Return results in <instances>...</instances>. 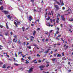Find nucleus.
I'll use <instances>...</instances> for the list:
<instances>
[{
    "mask_svg": "<svg viewBox=\"0 0 73 73\" xmlns=\"http://www.w3.org/2000/svg\"><path fill=\"white\" fill-rule=\"evenodd\" d=\"M6 25L7 27V29H9V27H8V25H7V24H6Z\"/></svg>",
    "mask_w": 73,
    "mask_h": 73,
    "instance_id": "40",
    "label": "nucleus"
},
{
    "mask_svg": "<svg viewBox=\"0 0 73 73\" xmlns=\"http://www.w3.org/2000/svg\"><path fill=\"white\" fill-rule=\"evenodd\" d=\"M50 54H52V53H53V51H52L50 52Z\"/></svg>",
    "mask_w": 73,
    "mask_h": 73,
    "instance_id": "43",
    "label": "nucleus"
},
{
    "mask_svg": "<svg viewBox=\"0 0 73 73\" xmlns=\"http://www.w3.org/2000/svg\"><path fill=\"white\" fill-rule=\"evenodd\" d=\"M2 68H6V66L5 65H4Z\"/></svg>",
    "mask_w": 73,
    "mask_h": 73,
    "instance_id": "15",
    "label": "nucleus"
},
{
    "mask_svg": "<svg viewBox=\"0 0 73 73\" xmlns=\"http://www.w3.org/2000/svg\"><path fill=\"white\" fill-rule=\"evenodd\" d=\"M73 27V26H72V25H70V28H72V27Z\"/></svg>",
    "mask_w": 73,
    "mask_h": 73,
    "instance_id": "38",
    "label": "nucleus"
},
{
    "mask_svg": "<svg viewBox=\"0 0 73 73\" xmlns=\"http://www.w3.org/2000/svg\"><path fill=\"white\" fill-rule=\"evenodd\" d=\"M14 38L17 39V36H16V35H15L14 36Z\"/></svg>",
    "mask_w": 73,
    "mask_h": 73,
    "instance_id": "14",
    "label": "nucleus"
},
{
    "mask_svg": "<svg viewBox=\"0 0 73 73\" xmlns=\"http://www.w3.org/2000/svg\"><path fill=\"white\" fill-rule=\"evenodd\" d=\"M59 20H60V19L57 17V19H56V22L57 23H59V21H58Z\"/></svg>",
    "mask_w": 73,
    "mask_h": 73,
    "instance_id": "6",
    "label": "nucleus"
},
{
    "mask_svg": "<svg viewBox=\"0 0 73 73\" xmlns=\"http://www.w3.org/2000/svg\"><path fill=\"white\" fill-rule=\"evenodd\" d=\"M5 36H8V33H5Z\"/></svg>",
    "mask_w": 73,
    "mask_h": 73,
    "instance_id": "20",
    "label": "nucleus"
},
{
    "mask_svg": "<svg viewBox=\"0 0 73 73\" xmlns=\"http://www.w3.org/2000/svg\"><path fill=\"white\" fill-rule=\"evenodd\" d=\"M33 32V36H35L36 35V31H34Z\"/></svg>",
    "mask_w": 73,
    "mask_h": 73,
    "instance_id": "7",
    "label": "nucleus"
},
{
    "mask_svg": "<svg viewBox=\"0 0 73 73\" xmlns=\"http://www.w3.org/2000/svg\"><path fill=\"white\" fill-rule=\"evenodd\" d=\"M41 8H38L37 11H38V12H41Z\"/></svg>",
    "mask_w": 73,
    "mask_h": 73,
    "instance_id": "9",
    "label": "nucleus"
},
{
    "mask_svg": "<svg viewBox=\"0 0 73 73\" xmlns=\"http://www.w3.org/2000/svg\"><path fill=\"white\" fill-rule=\"evenodd\" d=\"M59 33V31H57L56 33V34H58V33Z\"/></svg>",
    "mask_w": 73,
    "mask_h": 73,
    "instance_id": "31",
    "label": "nucleus"
},
{
    "mask_svg": "<svg viewBox=\"0 0 73 73\" xmlns=\"http://www.w3.org/2000/svg\"><path fill=\"white\" fill-rule=\"evenodd\" d=\"M26 62L25 63L26 64H29V62L28 61H27V60H26Z\"/></svg>",
    "mask_w": 73,
    "mask_h": 73,
    "instance_id": "18",
    "label": "nucleus"
},
{
    "mask_svg": "<svg viewBox=\"0 0 73 73\" xmlns=\"http://www.w3.org/2000/svg\"><path fill=\"white\" fill-rule=\"evenodd\" d=\"M10 66H8L7 67V69H9V68H10Z\"/></svg>",
    "mask_w": 73,
    "mask_h": 73,
    "instance_id": "50",
    "label": "nucleus"
},
{
    "mask_svg": "<svg viewBox=\"0 0 73 73\" xmlns=\"http://www.w3.org/2000/svg\"><path fill=\"white\" fill-rule=\"evenodd\" d=\"M56 39H57V40H60V39L58 38L57 37L56 38Z\"/></svg>",
    "mask_w": 73,
    "mask_h": 73,
    "instance_id": "54",
    "label": "nucleus"
},
{
    "mask_svg": "<svg viewBox=\"0 0 73 73\" xmlns=\"http://www.w3.org/2000/svg\"><path fill=\"white\" fill-rule=\"evenodd\" d=\"M54 1H55V2H56V3H57V4L58 5H61V3H60V2L57 1V0H54Z\"/></svg>",
    "mask_w": 73,
    "mask_h": 73,
    "instance_id": "5",
    "label": "nucleus"
},
{
    "mask_svg": "<svg viewBox=\"0 0 73 73\" xmlns=\"http://www.w3.org/2000/svg\"><path fill=\"white\" fill-rule=\"evenodd\" d=\"M45 67V66H41L39 67L40 68H44Z\"/></svg>",
    "mask_w": 73,
    "mask_h": 73,
    "instance_id": "11",
    "label": "nucleus"
},
{
    "mask_svg": "<svg viewBox=\"0 0 73 73\" xmlns=\"http://www.w3.org/2000/svg\"><path fill=\"white\" fill-rule=\"evenodd\" d=\"M69 21H73V18H72V19H71V20H69Z\"/></svg>",
    "mask_w": 73,
    "mask_h": 73,
    "instance_id": "36",
    "label": "nucleus"
},
{
    "mask_svg": "<svg viewBox=\"0 0 73 73\" xmlns=\"http://www.w3.org/2000/svg\"><path fill=\"white\" fill-rule=\"evenodd\" d=\"M27 48H29V49H31V46H27Z\"/></svg>",
    "mask_w": 73,
    "mask_h": 73,
    "instance_id": "28",
    "label": "nucleus"
},
{
    "mask_svg": "<svg viewBox=\"0 0 73 73\" xmlns=\"http://www.w3.org/2000/svg\"><path fill=\"white\" fill-rule=\"evenodd\" d=\"M30 38H33V39H34V37L33 36H30Z\"/></svg>",
    "mask_w": 73,
    "mask_h": 73,
    "instance_id": "30",
    "label": "nucleus"
},
{
    "mask_svg": "<svg viewBox=\"0 0 73 73\" xmlns=\"http://www.w3.org/2000/svg\"><path fill=\"white\" fill-rule=\"evenodd\" d=\"M64 3H63V2H62V5H64Z\"/></svg>",
    "mask_w": 73,
    "mask_h": 73,
    "instance_id": "26",
    "label": "nucleus"
},
{
    "mask_svg": "<svg viewBox=\"0 0 73 73\" xmlns=\"http://www.w3.org/2000/svg\"><path fill=\"white\" fill-rule=\"evenodd\" d=\"M64 52H63L62 53V55L63 56H64Z\"/></svg>",
    "mask_w": 73,
    "mask_h": 73,
    "instance_id": "57",
    "label": "nucleus"
},
{
    "mask_svg": "<svg viewBox=\"0 0 73 73\" xmlns=\"http://www.w3.org/2000/svg\"><path fill=\"white\" fill-rule=\"evenodd\" d=\"M68 60L70 61H72V60L71 59H68Z\"/></svg>",
    "mask_w": 73,
    "mask_h": 73,
    "instance_id": "34",
    "label": "nucleus"
},
{
    "mask_svg": "<svg viewBox=\"0 0 73 73\" xmlns=\"http://www.w3.org/2000/svg\"><path fill=\"white\" fill-rule=\"evenodd\" d=\"M50 20L51 23H52V19H50Z\"/></svg>",
    "mask_w": 73,
    "mask_h": 73,
    "instance_id": "62",
    "label": "nucleus"
},
{
    "mask_svg": "<svg viewBox=\"0 0 73 73\" xmlns=\"http://www.w3.org/2000/svg\"><path fill=\"white\" fill-rule=\"evenodd\" d=\"M37 61V60L35 59L34 60H33V62H35V61Z\"/></svg>",
    "mask_w": 73,
    "mask_h": 73,
    "instance_id": "33",
    "label": "nucleus"
},
{
    "mask_svg": "<svg viewBox=\"0 0 73 73\" xmlns=\"http://www.w3.org/2000/svg\"><path fill=\"white\" fill-rule=\"evenodd\" d=\"M48 51H46V52H44V53H46H46H48Z\"/></svg>",
    "mask_w": 73,
    "mask_h": 73,
    "instance_id": "52",
    "label": "nucleus"
},
{
    "mask_svg": "<svg viewBox=\"0 0 73 73\" xmlns=\"http://www.w3.org/2000/svg\"><path fill=\"white\" fill-rule=\"evenodd\" d=\"M14 65H16V66H18L19 64H17V63H14Z\"/></svg>",
    "mask_w": 73,
    "mask_h": 73,
    "instance_id": "21",
    "label": "nucleus"
},
{
    "mask_svg": "<svg viewBox=\"0 0 73 73\" xmlns=\"http://www.w3.org/2000/svg\"><path fill=\"white\" fill-rule=\"evenodd\" d=\"M62 9H63V10H64V9H65V7H63Z\"/></svg>",
    "mask_w": 73,
    "mask_h": 73,
    "instance_id": "37",
    "label": "nucleus"
},
{
    "mask_svg": "<svg viewBox=\"0 0 73 73\" xmlns=\"http://www.w3.org/2000/svg\"><path fill=\"white\" fill-rule=\"evenodd\" d=\"M66 44H64V47H66L64 48V49L65 50H66V49H68V46H66Z\"/></svg>",
    "mask_w": 73,
    "mask_h": 73,
    "instance_id": "2",
    "label": "nucleus"
},
{
    "mask_svg": "<svg viewBox=\"0 0 73 73\" xmlns=\"http://www.w3.org/2000/svg\"><path fill=\"white\" fill-rule=\"evenodd\" d=\"M21 53H22V52H19L18 53V54H21Z\"/></svg>",
    "mask_w": 73,
    "mask_h": 73,
    "instance_id": "59",
    "label": "nucleus"
},
{
    "mask_svg": "<svg viewBox=\"0 0 73 73\" xmlns=\"http://www.w3.org/2000/svg\"><path fill=\"white\" fill-rule=\"evenodd\" d=\"M3 64V62H0V64Z\"/></svg>",
    "mask_w": 73,
    "mask_h": 73,
    "instance_id": "64",
    "label": "nucleus"
},
{
    "mask_svg": "<svg viewBox=\"0 0 73 73\" xmlns=\"http://www.w3.org/2000/svg\"><path fill=\"white\" fill-rule=\"evenodd\" d=\"M36 56L37 57H40V55L39 54H37Z\"/></svg>",
    "mask_w": 73,
    "mask_h": 73,
    "instance_id": "25",
    "label": "nucleus"
},
{
    "mask_svg": "<svg viewBox=\"0 0 73 73\" xmlns=\"http://www.w3.org/2000/svg\"><path fill=\"white\" fill-rule=\"evenodd\" d=\"M54 6H55L56 10H58V9H59V7H58V6L57 5H54Z\"/></svg>",
    "mask_w": 73,
    "mask_h": 73,
    "instance_id": "4",
    "label": "nucleus"
},
{
    "mask_svg": "<svg viewBox=\"0 0 73 73\" xmlns=\"http://www.w3.org/2000/svg\"><path fill=\"white\" fill-rule=\"evenodd\" d=\"M29 19H31V20H32V17L31 16H30L29 17Z\"/></svg>",
    "mask_w": 73,
    "mask_h": 73,
    "instance_id": "32",
    "label": "nucleus"
},
{
    "mask_svg": "<svg viewBox=\"0 0 73 73\" xmlns=\"http://www.w3.org/2000/svg\"><path fill=\"white\" fill-rule=\"evenodd\" d=\"M7 17L8 19H10V20H11L12 17H10V15H9L7 16Z\"/></svg>",
    "mask_w": 73,
    "mask_h": 73,
    "instance_id": "8",
    "label": "nucleus"
},
{
    "mask_svg": "<svg viewBox=\"0 0 73 73\" xmlns=\"http://www.w3.org/2000/svg\"><path fill=\"white\" fill-rule=\"evenodd\" d=\"M0 9L1 11H3V6H1L0 8Z\"/></svg>",
    "mask_w": 73,
    "mask_h": 73,
    "instance_id": "13",
    "label": "nucleus"
},
{
    "mask_svg": "<svg viewBox=\"0 0 73 73\" xmlns=\"http://www.w3.org/2000/svg\"><path fill=\"white\" fill-rule=\"evenodd\" d=\"M33 69H34V67L32 66L29 69V70H28V73H31V72H33Z\"/></svg>",
    "mask_w": 73,
    "mask_h": 73,
    "instance_id": "1",
    "label": "nucleus"
},
{
    "mask_svg": "<svg viewBox=\"0 0 73 73\" xmlns=\"http://www.w3.org/2000/svg\"><path fill=\"white\" fill-rule=\"evenodd\" d=\"M57 30H59L60 29V28L57 27Z\"/></svg>",
    "mask_w": 73,
    "mask_h": 73,
    "instance_id": "55",
    "label": "nucleus"
},
{
    "mask_svg": "<svg viewBox=\"0 0 73 73\" xmlns=\"http://www.w3.org/2000/svg\"><path fill=\"white\" fill-rule=\"evenodd\" d=\"M56 60V58H54L52 59V61H54Z\"/></svg>",
    "mask_w": 73,
    "mask_h": 73,
    "instance_id": "16",
    "label": "nucleus"
},
{
    "mask_svg": "<svg viewBox=\"0 0 73 73\" xmlns=\"http://www.w3.org/2000/svg\"><path fill=\"white\" fill-rule=\"evenodd\" d=\"M55 45H60V44H55Z\"/></svg>",
    "mask_w": 73,
    "mask_h": 73,
    "instance_id": "51",
    "label": "nucleus"
},
{
    "mask_svg": "<svg viewBox=\"0 0 73 73\" xmlns=\"http://www.w3.org/2000/svg\"><path fill=\"white\" fill-rule=\"evenodd\" d=\"M47 26H48V27H50V23L49 22L48 23L46 24Z\"/></svg>",
    "mask_w": 73,
    "mask_h": 73,
    "instance_id": "12",
    "label": "nucleus"
},
{
    "mask_svg": "<svg viewBox=\"0 0 73 73\" xmlns=\"http://www.w3.org/2000/svg\"><path fill=\"white\" fill-rule=\"evenodd\" d=\"M57 57H61V55H60L59 54H58L57 55Z\"/></svg>",
    "mask_w": 73,
    "mask_h": 73,
    "instance_id": "17",
    "label": "nucleus"
},
{
    "mask_svg": "<svg viewBox=\"0 0 73 73\" xmlns=\"http://www.w3.org/2000/svg\"><path fill=\"white\" fill-rule=\"evenodd\" d=\"M36 21H38V22H39V20L38 19L37 20H36Z\"/></svg>",
    "mask_w": 73,
    "mask_h": 73,
    "instance_id": "56",
    "label": "nucleus"
},
{
    "mask_svg": "<svg viewBox=\"0 0 73 73\" xmlns=\"http://www.w3.org/2000/svg\"><path fill=\"white\" fill-rule=\"evenodd\" d=\"M58 17H60V14H58V16H57V18H58Z\"/></svg>",
    "mask_w": 73,
    "mask_h": 73,
    "instance_id": "24",
    "label": "nucleus"
},
{
    "mask_svg": "<svg viewBox=\"0 0 73 73\" xmlns=\"http://www.w3.org/2000/svg\"><path fill=\"white\" fill-rule=\"evenodd\" d=\"M54 56L55 57H56V56L57 55V54H54Z\"/></svg>",
    "mask_w": 73,
    "mask_h": 73,
    "instance_id": "48",
    "label": "nucleus"
},
{
    "mask_svg": "<svg viewBox=\"0 0 73 73\" xmlns=\"http://www.w3.org/2000/svg\"><path fill=\"white\" fill-rule=\"evenodd\" d=\"M0 27H1V28H3V26L1 25L0 26Z\"/></svg>",
    "mask_w": 73,
    "mask_h": 73,
    "instance_id": "42",
    "label": "nucleus"
},
{
    "mask_svg": "<svg viewBox=\"0 0 73 73\" xmlns=\"http://www.w3.org/2000/svg\"><path fill=\"white\" fill-rule=\"evenodd\" d=\"M43 68H40V70H43Z\"/></svg>",
    "mask_w": 73,
    "mask_h": 73,
    "instance_id": "61",
    "label": "nucleus"
},
{
    "mask_svg": "<svg viewBox=\"0 0 73 73\" xmlns=\"http://www.w3.org/2000/svg\"><path fill=\"white\" fill-rule=\"evenodd\" d=\"M22 29L23 30V32H24V29H25V27H23L22 28Z\"/></svg>",
    "mask_w": 73,
    "mask_h": 73,
    "instance_id": "22",
    "label": "nucleus"
},
{
    "mask_svg": "<svg viewBox=\"0 0 73 73\" xmlns=\"http://www.w3.org/2000/svg\"><path fill=\"white\" fill-rule=\"evenodd\" d=\"M31 1L32 2V3H33L34 2V0H31Z\"/></svg>",
    "mask_w": 73,
    "mask_h": 73,
    "instance_id": "44",
    "label": "nucleus"
},
{
    "mask_svg": "<svg viewBox=\"0 0 73 73\" xmlns=\"http://www.w3.org/2000/svg\"><path fill=\"white\" fill-rule=\"evenodd\" d=\"M14 24L15 25H17V23L16 22H14Z\"/></svg>",
    "mask_w": 73,
    "mask_h": 73,
    "instance_id": "49",
    "label": "nucleus"
},
{
    "mask_svg": "<svg viewBox=\"0 0 73 73\" xmlns=\"http://www.w3.org/2000/svg\"><path fill=\"white\" fill-rule=\"evenodd\" d=\"M61 27H63V26H62V24H61Z\"/></svg>",
    "mask_w": 73,
    "mask_h": 73,
    "instance_id": "60",
    "label": "nucleus"
},
{
    "mask_svg": "<svg viewBox=\"0 0 73 73\" xmlns=\"http://www.w3.org/2000/svg\"><path fill=\"white\" fill-rule=\"evenodd\" d=\"M49 66V64H48L46 66V67H48V66Z\"/></svg>",
    "mask_w": 73,
    "mask_h": 73,
    "instance_id": "53",
    "label": "nucleus"
},
{
    "mask_svg": "<svg viewBox=\"0 0 73 73\" xmlns=\"http://www.w3.org/2000/svg\"><path fill=\"white\" fill-rule=\"evenodd\" d=\"M21 60H22V61H23L24 60V59H23V58H22V59H21Z\"/></svg>",
    "mask_w": 73,
    "mask_h": 73,
    "instance_id": "35",
    "label": "nucleus"
},
{
    "mask_svg": "<svg viewBox=\"0 0 73 73\" xmlns=\"http://www.w3.org/2000/svg\"><path fill=\"white\" fill-rule=\"evenodd\" d=\"M48 39H46V41H48Z\"/></svg>",
    "mask_w": 73,
    "mask_h": 73,
    "instance_id": "58",
    "label": "nucleus"
},
{
    "mask_svg": "<svg viewBox=\"0 0 73 73\" xmlns=\"http://www.w3.org/2000/svg\"><path fill=\"white\" fill-rule=\"evenodd\" d=\"M64 16V15H61V18L62 19L63 21H65V19Z\"/></svg>",
    "mask_w": 73,
    "mask_h": 73,
    "instance_id": "3",
    "label": "nucleus"
},
{
    "mask_svg": "<svg viewBox=\"0 0 73 73\" xmlns=\"http://www.w3.org/2000/svg\"><path fill=\"white\" fill-rule=\"evenodd\" d=\"M3 12H4L5 14V15H7V14H8V12L7 11H4Z\"/></svg>",
    "mask_w": 73,
    "mask_h": 73,
    "instance_id": "10",
    "label": "nucleus"
},
{
    "mask_svg": "<svg viewBox=\"0 0 73 73\" xmlns=\"http://www.w3.org/2000/svg\"><path fill=\"white\" fill-rule=\"evenodd\" d=\"M31 41H33V39L32 38H30Z\"/></svg>",
    "mask_w": 73,
    "mask_h": 73,
    "instance_id": "47",
    "label": "nucleus"
},
{
    "mask_svg": "<svg viewBox=\"0 0 73 73\" xmlns=\"http://www.w3.org/2000/svg\"><path fill=\"white\" fill-rule=\"evenodd\" d=\"M53 31V30H50V33H51V32H52V31Z\"/></svg>",
    "mask_w": 73,
    "mask_h": 73,
    "instance_id": "41",
    "label": "nucleus"
},
{
    "mask_svg": "<svg viewBox=\"0 0 73 73\" xmlns=\"http://www.w3.org/2000/svg\"><path fill=\"white\" fill-rule=\"evenodd\" d=\"M15 56L16 57H17V55L16 52L15 53Z\"/></svg>",
    "mask_w": 73,
    "mask_h": 73,
    "instance_id": "27",
    "label": "nucleus"
},
{
    "mask_svg": "<svg viewBox=\"0 0 73 73\" xmlns=\"http://www.w3.org/2000/svg\"><path fill=\"white\" fill-rule=\"evenodd\" d=\"M39 30H40V28H38L37 29V31H38Z\"/></svg>",
    "mask_w": 73,
    "mask_h": 73,
    "instance_id": "45",
    "label": "nucleus"
},
{
    "mask_svg": "<svg viewBox=\"0 0 73 73\" xmlns=\"http://www.w3.org/2000/svg\"><path fill=\"white\" fill-rule=\"evenodd\" d=\"M48 15H52V13H50V12H49L48 13Z\"/></svg>",
    "mask_w": 73,
    "mask_h": 73,
    "instance_id": "29",
    "label": "nucleus"
},
{
    "mask_svg": "<svg viewBox=\"0 0 73 73\" xmlns=\"http://www.w3.org/2000/svg\"><path fill=\"white\" fill-rule=\"evenodd\" d=\"M55 20H56V19H54L52 20V21H53L54 22H55Z\"/></svg>",
    "mask_w": 73,
    "mask_h": 73,
    "instance_id": "39",
    "label": "nucleus"
},
{
    "mask_svg": "<svg viewBox=\"0 0 73 73\" xmlns=\"http://www.w3.org/2000/svg\"><path fill=\"white\" fill-rule=\"evenodd\" d=\"M28 59H29V60H31V56H29L28 57Z\"/></svg>",
    "mask_w": 73,
    "mask_h": 73,
    "instance_id": "23",
    "label": "nucleus"
},
{
    "mask_svg": "<svg viewBox=\"0 0 73 73\" xmlns=\"http://www.w3.org/2000/svg\"><path fill=\"white\" fill-rule=\"evenodd\" d=\"M15 21H16V22H17V24H20V23H21L20 22V21L18 22V21H16V20H15Z\"/></svg>",
    "mask_w": 73,
    "mask_h": 73,
    "instance_id": "19",
    "label": "nucleus"
},
{
    "mask_svg": "<svg viewBox=\"0 0 73 73\" xmlns=\"http://www.w3.org/2000/svg\"><path fill=\"white\" fill-rule=\"evenodd\" d=\"M38 62H41V61L40 60H39Z\"/></svg>",
    "mask_w": 73,
    "mask_h": 73,
    "instance_id": "63",
    "label": "nucleus"
},
{
    "mask_svg": "<svg viewBox=\"0 0 73 73\" xmlns=\"http://www.w3.org/2000/svg\"><path fill=\"white\" fill-rule=\"evenodd\" d=\"M18 44H20V40L18 41Z\"/></svg>",
    "mask_w": 73,
    "mask_h": 73,
    "instance_id": "46",
    "label": "nucleus"
}]
</instances>
